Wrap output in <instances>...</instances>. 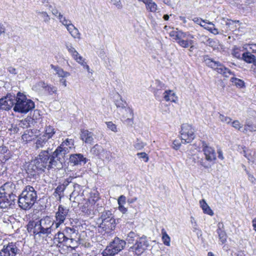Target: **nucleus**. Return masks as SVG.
<instances>
[{"label": "nucleus", "mask_w": 256, "mask_h": 256, "mask_svg": "<svg viewBox=\"0 0 256 256\" xmlns=\"http://www.w3.org/2000/svg\"><path fill=\"white\" fill-rule=\"evenodd\" d=\"M54 241L55 243H57V244H69L70 246V243L66 238V236H65L64 232H58L56 234L54 238Z\"/></svg>", "instance_id": "obj_27"}, {"label": "nucleus", "mask_w": 256, "mask_h": 256, "mask_svg": "<svg viewBox=\"0 0 256 256\" xmlns=\"http://www.w3.org/2000/svg\"><path fill=\"white\" fill-rule=\"evenodd\" d=\"M184 32L182 30L178 31H172L170 33V36L173 38V39L176 42L180 37L182 36V34Z\"/></svg>", "instance_id": "obj_45"}, {"label": "nucleus", "mask_w": 256, "mask_h": 256, "mask_svg": "<svg viewBox=\"0 0 256 256\" xmlns=\"http://www.w3.org/2000/svg\"><path fill=\"white\" fill-rule=\"evenodd\" d=\"M118 98H120V100H115V104L117 108L118 109H120L121 108H124L126 105V102H124L120 97V96L118 94H117Z\"/></svg>", "instance_id": "obj_46"}, {"label": "nucleus", "mask_w": 256, "mask_h": 256, "mask_svg": "<svg viewBox=\"0 0 256 256\" xmlns=\"http://www.w3.org/2000/svg\"><path fill=\"white\" fill-rule=\"evenodd\" d=\"M36 13L38 14H40L41 16V17L44 20V22L46 24H48L50 22V16L48 15V13L46 12H40L36 10Z\"/></svg>", "instance_id": "obj_44"}, {"label": "nucleus", "mask_w": 256, "mask_h": 256, "mask_svg": "<svg viewBox=\"0 0 256 256\" xmlns=\"http://www.w3.org/2000/svg\"><path fill=\"white\" fill-rule=\"evenodd\" d=\"M192 20L196 24L200 25L202 27H204L205 28H206V26L202 25V22L204 24L207 23L206 20H203L199 18H194L192 19Z\"/></svg>", "instance_id": "obj_49"}, {"label": "nucleus", "mask_w": 256, "mask_h": 256, "mask_svg": "<svg viewBox=\"0 0 256 256\" xmlns=\"http://www.w3.org/2000/svg\"><path fill=\"white\" fill-rule=\"evenodd\" d=\"M202 150L205 156V160L206 162L202 159L200 161V164L204 168H210L211 166V164L216 159L215 150L213 148L208 146L204 142H202Z\"/></svg>", "instance_id": "obj_6"}, {"label": "nucleus", "mask_w": 256, "mask_h": 256, "mask_svg": "<svg viewBox=\"0 0 256 256\" xmlns=\"http://www.w3.org/2000/svg\"><path fill=\"white\" fill-rule=\"evenodd\" d=\"M250 49H251L252 50V51L254 52H256V44H251L250 45Z\"/></svg>", "instance_id": "obj_64"}, {"label": "nucleus", "mask_w": 256, "mask_h": 256, "mask_svg": "<svg viewBox=\"0 0 256 256\" xmlns=\"http://www.w3.org/2000/svg\"><path fill=\"white\" fill-rule=\"evenodd\" d=\"M248 131L250 132L256 131V124H254L250 120H246L244 128L242 130L244 134H246Z\"/></svg>", "instance_id": "obj_32"}, {"label": "nucleus", "mask_w": 256, "mask_h": 256, "mask_svg": "<svg viewBox=\"0 0 256 256\" xmlns=\"http://www.w3.org/2000/svg\"><path fill=\"white\" fill-rule=\"evenodd\" d=\"M146 144L141 141H137V142L134 144V146L137 150H141L144 146Z\"/></svg>", "instance_id": "obj_54"}, {"label": "nucleus", "mask_w": 256, "mask_h": 256, "mask_svg": "<svg viewBox=\"0 0 256 256\" xmlns=\"http://www.w3.org/2000/svg\"><path fill=\"white\" fill-rule=\"evenodd\" d=\"M15 192L16 186L11 182H6L0 187V195L16 196L14 194Z\"/></svg>", "instance_id": "obj_16"}, {"label": "nucleus", "mask_w": 256, "mask_h": 256, "mask_svg": "<svg viewBox=\"0 0 256 256\" xmlns=\"http://www.w3.org/2000/svg\"><path fill=\"white\" fill-rule=\"evenodd\" d=\"M65 46L68 52L72 55L74 60L76 57L79 56L80 54L72 46V44L66 43Z\"/></svg>", "instance_id": "obj_38"}, {"label": "nucleus", "mask_w": 256, "mask_h": 256, "mask_svg": "<svg viewBox=\"0 0 256 256\" xmlns=\"http://www.w3.org/2000/svg\"><path fill=\"white\" fill-rule=\"evenodd\" d=\"M138 238V236L136 233L134 232H130L128 234L126 240L128 244H133L134 245Z\"/></svg>", "instance_id": "obj_35"}, {"label": "nucleus", "mask_w": 256, "mask_h": 256, "mask_svg": "<svg viewBox=\"0 0 256 256\" xmlns=\"http://www.w3.org/2000/svg\"><path fill=\"white\" fill-rule=\"evenodd\" d=\"M233 54L236 58H240V53L239 49H238V48H234V50Z\"/></svg>", "instance_id": "obj_60"}, {"label": "nucleus", "mask_w": 256, "mask_h": 256, "mask_svg": "<svg viewBox=\"0 0 256 256\" xmlns=\"http://www.w3.org/2000/svg\"><path fill=\"white\" fill-rule=\"evenodd\" d=\"M64 190V185H59L56 188L54 194L56 197L57 199L60 200L61 198V194Z\"/></svg>", "instance_id": "obj_41"}, {"label": "nucleus", "mask_w": 256, "mask_h": 256, "mask_svg": "<svg viewBox=\"0 0 256 256\" xmlns=\"http://www.w3.org/2000/svg\"><path fill=\"white\" fill-rule=\"evenodd\" d=\"M182 142L184 143H190L195 138L194 130L191 125L188 124H182L180 131Z\"/></svg>", "instance_id": "obj_9"}, {"label": "nucleus", "mask_w": 256, "mask_h": 256, "mask_svg": "<svg viewBox=\"0 0 256 256\" xmlns=\"http://www.w3.org/2000/svg\"><path fill=\"white\" fill-rule=\"evenodd\" d=\"M138 2H142L146 6V10L150 12H155L158 10L156 4L152 0H138Z\"/></svg>", "instance_id": "obj_26"}, {"label": "nucleus", "mask_w": 256, "mask_h": 256, "mask_svg": "<svg viewBox=\"0 0 256 256\" xmlns=\"http://www.w3.org/2000/svg\"><path fill=\"white\" fill-rule=\"evenodd\" d=\"M149 246V242L146 236L138 237L135 244L130 247V250L137 254H142Z\"/></svg>", "instance_id": "obj_10"}, {"label": "nucleus", "mask_w": 256, "mask_h": 256, "mask_svg": "<svg viewBox=\"0 0 256 256\" xmlns=\"http://www.w3.org/2000/svg\"><path fill=\"white\" fill-rule=\"evenodd\" d=\"M243 60L248 63H254L256 62V57L250 52H244L242 54Z\"/></svg>", "instance_id": "obj_36"}, {"label": "nucleus", "mask_w": 256, "mask_h": 256, "mask_svg": "<svg viewBox=\"0 0 256 256\" xmlns=\"http://www.w3.org/2000/svg\"><path fill=\"white\" fill-rule=\"evenodd\" d=\"M36 136V132L32 130H26L22 136V140L26 142L32 141Z\"/></svg>", "instance_id": "obj_28"}, {"label": "nucleus", "mask_w": 256, "mask_h": 256, "mask_svg": "<svg viewBox=\"0 0 256 256\" xmlns=\"http://www.w3.org/2000/svg\"><path fill=\"white\" fill-rule=\"evenodd\" d=\"M162 240L164 245L166 246H170V238L167 234L166 231L164 228L162 230Z\"/></svg>", "instance_id": "obj_40"}, {"label": "nucleus", "mask_w": 256, "mask_h": 256, "mask_svg": "<svg viewBox=\"0 0 256 256\" xmlns=\"http://www.w3.org/2000/svg\"><path fill=\"white\" fill-rule=\"evenodd\" d=\"M33 88L36 90H44L50 94L56 92L57 90L56 87L49 85L44 81H39L37 84L33 87Z\"/></svg>", "instance_id": "obj_20"}, {"label": "nucleus", "mask_w": 256, "mask_h": 256, "mask_svg": "<svg viewBox=\"0 0 256 256\" xmlns=\"http://www.w3.org/2000/svg\"><path fill=\"white\" fill-rule=\"evenodd\" d=\"M118 112L120 116V118L124 123L132 126L133 124L134 112L129 107H125L118 110Z\"/></svg>", "instance_id": "obj_13"}, {"label": "nucleus", "mask_w": 256, "mask_h": 256, "mask_svg": "<svg viewBox=\"0 0 256 256\" xmlns=\"http://www.w3.org/2000/svg\"><path fill=\"white\" fill-rule=\"evenodd\" d=\"M225 29L226 30L234 31L236 28V22L228 20L225 22Z\"/></svg>", "instance_id": "obj_37"}, {"label": "nucleus", "mask_w": 256, "mask_h": 256, "mask_svg": "<svg viewBox=\"0 0 256 256\" xmlns=\"http://www.w3.org/2000/svg\"><path fill=\"white\" fill-rule=\"evenodd\" d=\"M15 104V96L10 95L0 99V109L9 110Z\"/></svg>", "instance_id": "obj_15"}, {"label": "nucleus", "mask_w": 256, "mask_h": 256, "mask_svg": "<svg viewBox=\"0 0 256 256\" xmlns=\"http://www.w3.org/2000/svg\"><path fill=\"white\" fill-rule=\"evenodd\" d=\"M62 22V24L65 26H66L68 25H69L70 24L72 23L71 21L70 20L66 19V18L65 17L62 20V22Z\"/></svg>", "instance_id": "obj_58"}, {"label": "nucleus", "mask_w": 256, "mask_h": 256, "mask_svg": "<svg viewBox=\"0 0 256 256\" xmlns=\"http://www.w3.org/2000/svg\"><path fill=\"white\" fill-rule=\"evenodd\" d=\"M74 60L82 65L84 68H86L87 70L89 69V66H88L86 64V62H84V58H83V57L79 54L77 57H76L74 58Z\"/></svg>", "instance_id": "obj_47"}, {"label": "nucleus", "mask_w": 256, "mask_h": 256, "mask_svg": "<svg viewBox=\"0 0 256 256\" xmlns=\"http://www.w3.org/2000/svg\"><path fill=\"white\" fill-rule=\"evenodd\" d=\"M137 156L140 158H143L145 162H148V154L146 152H138L137 154Z\"/></svg>", "instance_id": "obj_53"}, {"label": "nucleus", "mask_w": 256, "mask_h": 256, "mask_svg": "<svg viewBox=\"0 0 256 256\" xmlns=\"http://www.w3.org/2000/svg\"><path fill=\"white\" fill-rule=\"evenodd\" d=\"M225 78H230V80H240V79L234 78V74L230 70L225 68Z\"/></svg>", "instance_id": "obj_48"}, {"label": "nucleus", "mask_w": 256, "mask_h": 256, "mask_svg": "<svg viewBox=\"0 0 256 256\" xmlns=\"http://www.w3.org/2000/svg\"><path fill=\"white\" fill-rule=\"evenodd\" d=\"M65 236L68 242L72 243L74 241H76L78 236V231L73 228L66 227L64 230Z\"/></svg>", "instance_id": "obj_24"}, {"label": "nucleus", "mask_w": 256, "mask_h": 256, "mask_svg": "<svg viewBox=\"0 0 256 256\" xmlns=\"http://www.w3.org/2000/svg\"><path fill=\"white\" fill-rule=\"evenodd\" d=\"M224 227V224L222 223H219L218 224V229L217 230V232L218 234L220 239L221 240L222 244L224 243V240L223 238L224 236V231L222 230V228Z\"/></svg>", "instance_id": "obj_43"}, {"label": "nucleus", "mask_w": 256, "mask_h": 256, "mask_svg": "<svg viewBox=\"0 0 256 256\" xmlns=\"http://www.w3.org/2000/svg\"><path fill=\"white\" fill-rule=\"evenodd\" d=\"M32 162L35 164L36 166L40 172L44 171L45 168L48 170V167L46 165V163L44 162H42V160H40L38 158L32 161Z\"/></svg>", "instance_id": "obj_39"}, {"label": "nucleus", "mask_w": 256, "mask_h": 256, "mask_svg": "<svg viewBox=\"0 0 256 256\" xmlns=\"http://www.w3.org/2000/svg\"><path fill=\"white\" fill-rule=\"evenodd\" d=\"M126 242L116 238L104 250V253L108 256H113L123 250L126 245Z\"/></svg>", "instance_id": "obj_8"}, {"label": "nucleus", "mask_w": 256, "mask_h": 256, "mask_svg": "<svg viewBox=\"0 0 256 256\" xmlns=\"http://www.w3.org/2000/svg\"><path fill=\"white\" fill-rule=\"evenodd\" d=\"M118 208L122 214H125L128 210L127 208L124 206V204L118 205Z\"/></svg>", "instance_id": "obj_57"}, {"label": "nucleus", "mask_w": 256, "mask_h": 256, "mask_svg": "<svg viewBox=\"0 0 256 256\" xmlns=\"http://www.w3.org/2000/svg\"><path fill=\"white\" fill-rule=\"evenodd\" d=\"M70 35L74 38H78V39L80 38V33L78 29L76 28H75L74 30H73V31L71 32Z\"/></svg>", "instance_id": "obj_50"}, {"label": "nucleus", "mask_w": 256, "mask_h": 256, "mask_svg": "<svg viewBox=\"0 0 256 256\" xmlns=\"http://www.w3.org/2000/svg\"><path fill=\"white\" fill-rule=\"evenodd\" d=\"M232 126L240 130V128H242V124H240L239 121L234 120L232 123Z\"/></svg>", "instance_id": "obj_56"}, {"label": "nucleus", "mask_w": 256, "mask_h": 256, "mask_svg": "<svg viewBox=\"0 0 256 256\" xmlns=\"http://www.w3.org/2000/svg\"><path fill=\"white\" fill-rule=\"evenodd\" d=\"M232 84L236 86V88H241L245 86L244 81H232Z\"/></svg>", "instance_id": "obj_52"}, {"label": "nucleus", "mask_w": 256, "mask_h": 256, "mask_svg": "<svg viewBox=\"0 0 256 256\" xmlns=\"http://www.w3.org/2000/svg\"><path fill=\"white\" fill-rule=\"evenodd\" d=\"M16 196H8L6 195H0V208H6L12 205H14L16 200Z\"/></svg>", "instance_id": "obj_18"}, {"label": "nucleus", "mask_w": 256, "mask_h": 256, "mask_svg": "<svg viewBox=\"0 0 256 256\" xmlns=\"http://www.w3.org/2000/svg\"><path fill=\"white\" fill-rule=\"evenodd\" d=\"M126 202V198L124 195H121L118 200V204H124Z\"/></svg>", "instance_id": "obj_55"}, {"label": "nucleus", "mask_w": 256, "mask_h": 256, "mask_svg": "<svg viewBox=\"0 0 256 256\" xmlns=\"http://www.w3.org/2000/svg\"><path fill=\"white\" fill-rule=\"evenodd\" d=\"M96 199H88L82 206V211L86 214L90 216L94 214V204L98 200V196H94Z\"/></svg>", "instance_id": "obj_17"}, {"label": "nucleus", "mask_w": 256, "mask_h": 256, "mask_svg": "<svg viewBox=\"0 0 256 256\" xmlns=\"http://www.w3.org/2000/svg\"><path fill=\"white\" fill-rule=\"evenodd\" d=\"M204 62L208 66L212 68L214 70H216L218 73L224 74L223 66L218 62L214 61L209 58H204Z\"/></svg>", "instance_id": "obj_21"}, {"label": "nucleus", "mask_w": 256, "mask_h": 256, "mask_svg": "<svg viewBox=\"0 0 256 256\" xmlns=\"http://www.w3.org/2000/svg\"><path fill=\"white\" fill-rule=\"evenodd\" d=\"M37 198V193L34 188L27 186L18 196V206L22 209L29 210L34 204Z\"/></svg>", "instance_id": "obj_1"}, {"label": "nucleus", "mask_w": 256, "mask_h": 256, "mask_svg": "<svg viewBox=\"0 0 256 256\" xmlns=\"http://www.w3.org/2000/svg\"><path fill=\"white\" fill-rule=\"evenodd\" d=\"M94 134L87 130H80V138L86 144H92L94 140Z\"/></svg>", "instance_id": "obj_22"}, {"label": "nucleus", "mask_w": 256, "mask_h": 256, "mask_svg": "<svg viewBox=\"0 0 256 256\" xmlns=\"http://www.w3.org/2000/svg\"><path fill=\"white\" fill-rule=\"evenodd\" d=\"M69 159L72 166H82L87 162V158L81 154H72Z\"/></svg>", "instance_id": "obj_19"}, {"label": "nucleus", "mask_w": 256, "mask_h": 256, "mask_svg": "<svg viewBox=\"0 0 256 256\" xmlns=\"http://www.w3.org/2000/svg\"><path fill=\"white\" fill-rule=\"evenodd\" d=\"M27 173L32 176H34L36 174H38L40 172V170L36 168L35 164L32 162L28 166L27 170Z\"/></svg>", "instance_id": "obj_34"}, {"label": "nucleus", "mask_w": 256, "mask_h": 256, "mask_svg": "<svg viewBox=\"0 0 256 256\" xmlns=\"http://www.w3.org/2000/svg\"><path fill=\"white\" fill-rule=\"evenodd\" d=\"M163 98L166 102L170 101L172 102L176 103L178 98L176 93L172 90H166L163 93Z\"/></svg>", "instance_id": "obj_25"}, {"label": "nucleus", "mask_w": 256, "mask_h": 256, "mask_svg": "<svg viewBox=\"0 0 256 256\" xmlns=\"http://www.w3.org/2000/svg\"><path fill=\"white\" fill-rule=\"evenodd\" d=\"M66 27L70 34L71 32L73 31V30L76 28V27L72 23Z\"/></svg>", "instance_id": "obj_59"}, {"label": "nucleus", "mask_w": 256, "mask_h": 256, "mask_svg": "<svg viewBox=\"0 0 256 256\" xmlns=\"http://www.w3.org/2000/svg\"><path fill=\"white\" fill-rule=\"evenodd\" d=\"M55 224L54 221L52 220L49 216H46L36 222H32L29 224V227H32V232L34 234H50L52 230V226Z\"/></svg>", "instance_id": "obj_2"}, {"label": "nucleus", "mask_w": 256, "mask_h": 256, "mask_svg": "<svg viewBox=\"0 0 256 256\" xmlns=\"http://www.w3.org/2000/svg\"><path fill=\"white\" fill-rule=\"evenodd\" d=\"M8 70L10 73V74H16V70L15 68L12 67V66H10L8 68Z\"/></svg>", "instance_id": "obj_62"}, {"label": "nucleus", "mask_w": 256, "mask_h": 256, "mask_svg": "<svg viewBox=\"0 0 256 256\" xmlns=\"http://www.w3.org/2000/svg\"><path fill=\"white\" fill-rule=\"evenodd\" d=\"M98 222L100 223L99 227L107 232L113 230L116 226L114 216L110 210L102 212Z\"/></svg>", "instance_id": "obj_4"}, {"label": "nucleus", "mask_w": 256, "mask_h": 256, "mask_svg": "<svg viewBox=\"0 0 256 256\" xmlns=\"http://www.w3.org/2000/svg\"><path fill=\"white\" fill-rule=\"evenodd\" d=\"M34 108V104L31 100L28 99L23 93H17L15 96V104L14 107V112L26 114Z\"/></svg>", "instance_id": "obj_3"}, {"label": "nucleus", "mask_w": 256, "mask_h": 256, "mask_svg": "<svg viewBox=\"0 0 256 256\" xmlns=\"http://www.w3.org/2000/svg\"><path fill=\"white\" fill-rule=\"evenodd\" d=\"M56 133V130L53 126H46L44 128V132L42 135L49 140Z\"/></svg>", "instance_id": "obj_31"}, {"label": "nucleus", "mask_w": 256, "mask_h": 256, "mask_svg": "<svg viewBox=\"0 0 256 256\" xmlns=\"http://www.w3.org/2000/svg\"><path fill=\"white\" fill-rule=\"evenodd\" d=\"M50 67L53 69L59 77L62 78H67L70 75V72L64 71L63 69L58 66L50 64Z\"/></svg>", "instance_id": "obj_29"}, {"label": "nucleus", "mask_w": 256, "mask_h": 256, "mask_svg": "<svg viewBox=\"0 0 256 256\" xmlns=\"http://www.w3.org/2000/svg\"><path fill=\"white\" fill-rule=\"evenodd\" d=\"M102 150V146L96 144L91 148L90 152L93 154L98 156Z\"/></svg>", "instance_id": "obj_42"}, {"label": "nucleus", "mask_w": 256, "mask_h": 256, "mask_svg": "<svg viewBox=\"0 0 256 256\" xmlns=\"http://www.w3.org/2000/svg\"><path fill=\"white\" fill-rule=\"evenodd\" d=\"M180 144L178 142V140H174L173 142V148L175 150H178L180 146Z\"/></svg>", "instance_id": "obj_61"}, {"label": "nucleus", "mask_w": 256, "mask_h": 256, "mask_svg": "<svg viewBox=\"0 0 256 256\" xmlns=\"http://www.w3.org/2000/svg\"><path fill=\"white\" fill-rule=\"evenodd\" d=\"M5 32V27L4 26L0 23V36L2 34L4 33Z\"/></svg>", "instance_id": "obj_63"}, {"label": "nucleus", "mask_w": 256, "mask_h": 256, "mask_svg": "<svg viewBox=\"0 0 256 256\" xmlns=\"http://www.w3.org/2000/svg\"><path fill=\"white\" fill-rule=\"evenodd\" d=\"M82 186L80 184H75L74 185V190L70 195V200L76 204H82L85 200L84 195V190Z\"/></svg>", "instance_id": "obj_11"}, {"label": "nucleus", "mask_w": 256, "mask_h": 256, "mask_svg": "<svg viewBox=\"0 0 256 256\" xmlns=\"http://www.w3.org/2000/svg\"><path fill=\"white\" fill-rule=\"evenodd\" d=\"M69 209L60 205L58 211L55 214V228H58L62 224H64L66 217L68 215Z\"/></svg>", "instance_id": "obj_12"}, {"label": "nucleus", "mask_w": 256, "mask_h": 256, "mask_svg": "<svg viewBox=\"0 0 256 256\" xmlns=\"http://www.w3.org/2000/svg\"><path fill=\"white\" fill-rule=\"evenodd\" d=\"M19 252L16 243L9 242L4 245L0 250V256H16Z\"/></svg>", "instance_id": "obj_14"}, {"label": "nucleus", "mask_w": 256, "mask_h": 256, "mask_svg": "<svg viewBox=\"0 0 256 256\" xmlns=\"http://www.w3.org/2000/svg\"><path fill=\"white\" fill-rule=\"evenodd\" d=\"M74 148V140L72 139L66 138L63 141L54 152V156L57 157L60 163L64 160L65 155Z\"/></svg>", "instance_id": "obj_5"}, {"label": "nucleus", "mask_w": 256, "mask_h": 256, "mask_svg": "<svg viewBox=\"0 0 256 256\" xmlns=\"http://www.w3.org/2000/svg\"><path fill=\"white\" fill-rule=\"evenodd\" d=\"M187 36H190V38H194L193 36L188 34L186 32H184L182 34V36L180 37L176 42L179 44L180 46L183 48H188L190 45L193 44L194 41L192 40H184V38H186Z\"/></svg>", "instance_id": "obj_23"}, {"label": "nucleus", "mask_w": 256, "mask_h": 256, "mask_svg": "<svg viewBox=\"0 0 256 256\" xmlns=\"http://www.w3.org/2000/svg\"><path fill=\"white\" fill-rule=\"evenodd\" d=\"M106 126L108 128L114 132L117 131L116 126L112 122H106Z\"/></svg>", "instance_id": "obj_51"}, {"label": "nucleus", "mask_w": 256, "mask_h": 256, "mask_svg": "<svg viewBox=\"0 0 256 256\" xmlns=\"http://www.w3.org/2000/svg\"><path fill=\"white\" fill-rule=\"evenodd\" d=\"M200 204L204 214L210 216H212L214 214L212 210H211L210 207L208 206L204 200H200Z\"/></svg>", "instance_id": "obj_33"}, {"label": "nucleus", "mask_w": 256, "mask_h": 256, "mask_svg": "<svg viewBox=\"0 0 256 256\" xmlns=\"http://www.w3.org/2000/svg\"><path fill=\"white\" fill-rule=\"evenodd\" d=\"M48 139L44 136L43 135H40V136L38 138L36 143V148H42L46 146H48Z\"/></svg>", "instance_id": "obj_30"}, {"label": "nucleus", "mask_w": 256, "mask_h": 256, "mask_svg": "<svg viewBox=\"0 0 256 256\" xmlns=\"http://www.w3.org/2000/svg\"><path fill=\"white\" fill-rule=\"evenodd\" d=\"M38 158L40 160H42V162H44L46 163V165L48 167V170L54 167L59 168L62 166V163H60L59 160H57V157L54 156V152L50 156L48 150L42 151L38 155Z\"/></svg>", "instance_id": "obj_7"}]
</instances>
